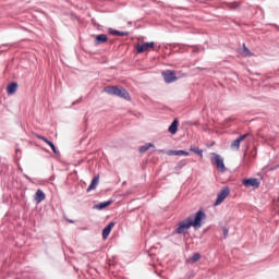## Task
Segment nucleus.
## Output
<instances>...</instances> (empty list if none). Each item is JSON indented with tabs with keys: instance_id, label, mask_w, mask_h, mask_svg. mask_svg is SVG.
Segmentation results:
<instances>
[{
	"instance_id": "obj_18",
	"label": "nucleus",
	"mask_w": 279,
	"mask_h": 279,
	"mask_svg": "<svg viewBox=\"0 0 279 279\" xmlns=\"http://www.w3.org/2000/svg\"><path fill=\"white\" fill-rule=\"evenodd\" d=\"M149 45L147 43H144L142 45L136 46V53H145V51H148Z\"/></svg>"
},
{
	"instance_id": "obj_7",
	"label": "nucleus",
	"mask_w": 279,
	"mask_h": 279,
	"mask_svg": "<svg viewBox=\"0 0 279 279\" xmlns=\"http://www.w3.org/2000/svg\"><path fill=\"white\" fill-rule=\"evenodd\" d=\"M247 138V134L239 136L235 141L231 143V149H235V151H239L241 147V142L245 141Z\"/></svg>"
},
{
	"instance_id": "obj_8",
	"label": "nucleus",
	"mask_w": 279,
	"mask_h": 279,
	"mask_svg": "<svg viewBox=\"0 0 279 279\" xmlns=\"http://www.w3.org/2000/svg\"><path fill=\"white\" fill-rule=\"evenodd\" d=\"M36 138H38L39 141H44V143H46L47 145H49V147L52 149L53 154L58 155L59 151L56 148V145L53 144V142L49 141L47 137L43 136V135H36Z\"/></svg>"
},
{
	"instance_id": "obj_28",
	"label": "nucleus",
	"mask_w": 279,
	"mask_h": 279,
	"mask_svg": "<svg viewBox=\"0 0 279 279\" xmlns=\"http://www.w3.org/2000/svg\"><path fill=\"white\" fill-rule=\"evenodd\" d=\"M68 223H75L74 220H71V219H66Z\"/></svg>"
},
{
	"instance_id": "obj_12",
	"label": "nucleus",
	"mask_w": 279,
	"mask_h": 279,
	"mask_svg": "<svg viewBox=\"0 0 279 279\" xmlns=\"http://www.w3.org/2000/svg\"><path fill=\"white\" fill-rule=\"evenodd\" d=\"M16 88H19V83L12 82L7 87L8 95H14L16 93Z\"/></svg>"
},
{
	"instance_id": "obj_30",
	"label": "nucleus",
	"mask_w": 279,
	"mask_h": 279,
	"mask_svg": "<svg viewBox=\"0 0 279 279\" xmlns=\"http://www.w3.org/2000/svg\"><path fill=\"white\" fill-rule=\"evenodd\" d=\"M159 151H160V154H165V150H162V149H160Z\"/></svg>"
},
{
	"instance_id": "obj_2",
	"label": "nucleus",
	"mask_w": 279,
	"mask_h": 279,
	"mask_svg": "<svg viewBox=\"0 0 279 279\" xmlns=\"http://www.w3.org/2000/svg\"><path fill=\"white\" fill-rule=\"evenodd\" d=\"M105 93H107L108 95H112L113 97H120L121 99H125L126 101H130V99H132L128 89L119 85L105 87Z\"/></svg>"
},
{
	"instance_id": "obj_15",
	"label": "nucleus",
	"mask_w": 279,
	"mask_h": 279,
	"mask_svg": "<svg viewBox=\"0 0 279 279\" xmlns=\"http://www.w3.org/2000/svg\"><path fill=\"white\" fill-rule=\"evenodd\" d=\"M240 53L243 56V58H252V56H254V53H252V51L248 50L245 44H243V48L240 50Z\"/></svg>"
},
{
	"instance_id": "obj_5",
	"label": "nucleus",
	"mask_w": 279,
	"mask_h": 279,
	"mask_svg": "<svg viewBox=\"0 0 279 279\" xmlns=\"http://www.w3.org/2000/svg\"><path fill=\"white\" fill-rule=\"evenodd\" d=\"M166 84H173V82L178 81V76H175V71L167 70L161 73Z\"/></svg>"
},
{
	"instance_id": "obj_10",
	"label": "nucleus",
	"mask_w": 279,
	"mask_h": 279,
	"mask_svg": "<svg viewBox=\"0 0 279 279\" xmlns=\"http://www.w3.org/2000/svg\"><path fill=\"white\" fill-rule=\"evenodd\" d=\"M114 228V222H110L104 230H102V239H108L110 236V232Z\"/></svg>"
},
{
	"instance_id": "obj_26",
	"label": "nucleus",
	"mask_w": 279,
	"mask_h": 279,
	"mask_svg": "<svg viewBox=\"0 0 279 279\" xmlns=\"http://www.w3.org/2000/svg\"><path fill=\"white\" fill-rule=\"evenodd\" d=\"M77 104H82V97L80 99L75 100L72 105L75 106Z\"/></svg>"
},
{
	"instance_id": "obj_4",
	"label": "nucleus",
	"mask_w": 279,
	"mask_h": 279,
	"mask_svg": "<svg viewBox=\"0 0 279 279\" xmlns=\"http://www.w3.org/2000/svg\"><path fill=\"white\" fill-rule=\"evenodd\" d=\"M228 195H230V187L229 186L222 187L217 195V199H216L214 206H220V204H223V202L226 201V197H228Z\"/></svg>"
},
{
	"instance_id": "obj_19",
	"label": "nucleus",
	"mask_w": 279,
	"mask_h": 279,
	"mask_svg": "<svg viewBox=\"0 0 279 279\" xmlns=\"http://www.w3.org/2000/svg\"><path fill=\"white\" fill-rule=\"evenodd\" d=\"M190 151H193V154H197V156L204 158V150L197 146H191Z\"/></svg>"
},
{
	"instance_id": "obj_25",
	"label": "nucleus",
	"mask_w": 279,
	"mask_h": 279,
	"mask_svg": "<svg viewBox=\"0 0 279 279\" xmlns=\"http://www.w3.org/2000/svg\"><path fill=\"white\" fill-rule=\"evenodd\" d=\"M223 239H228L229 231L227 228H222Z\"/></svg>"
},
{
	"instance_id": "obj_14",
	"label": "nucleus",
	"mask_w": 279,
	"mask_h": 279,
	"mask_svg": "<svg viewBox=\"0 0 279 279\" xmlns=\"http://www.w3.org/2000/svg\"><path fill=\"white\" fill-rule=\"evenodd\" d=\"M45 192H43V190H37L36 194H35V202H37V204H40V202H45Z\"/></svg>"
},
{
	"instance_id": "obj_9",
	"label": "nucleus",
	"mask_w": 279,
	"mask_h": 279,
	"mask_svg": "<svg viewBox=\"0 0 279 279\" xmlns=\"http://www.w3.org/2000/svg\"><path fill=\"white\" fill-rule=\"evenodd\" d=\"M104 43H108V35L100 34V35H97L95 37V45L96 46L104 45Z\"/></svg>"
},
{
	"instance_id": "obj_13",
	"label": "nucleus",
	"mask_w": 279,
	"mask_h": 279,
	"mask_svg": "<svg viewBox=\"0 0 279 279\" xmlns=\"http://www.w3.org/2000/svg\"><path fill=\"white\" fill-rule=\"evenodd\" d=\"M98 184H99V175H96L94 177V179L92 180V183L87 187V193H90V191H95Z\"/></svg>"
},
{
	"instance_id": "obj_11",
	"label": "nucleus",
	"mask_w": 279,
	"mask_h": 279,
	"mask_svg": "<svg viewBox=\"0 0 279 279\" xmlns=\"http://www.w3.org/2000/svg\"><path fill=\"white\" fill-rule=\"evenodd\" d=\"M180 124V122L178 121V119H174L172 121V123L170 124L168 132L170 134H178V125Z\"/></svg>"
},
{
	"instance_id": "obj_29",
	"label": "nucleus",
	"mask_w": 279,
	"mask_h": 279,
	"mask_svg": "<svg viewBox=\"0 0 279 279\" xmlns=\"http://www.w3.org/2000/svg\"><path fill=\"white\" fill-rule=\"evenodd\" d=\"M234 8H239V2H233Z\"/></svg>"
},
{
	"instance_id": "obj_6",
	"label": "nucleus",
	"mask_w": 279,
	"mask_h": 279,
	"mask_svg": "<svg viewBox=\"0 0 279 279\" xmlns=\"http://www.w3.org/2000/svg\"><path fill=\"white\" fill-rule=\"evenodd\" d=\"M242 184L246 186V189H250L253 186V189H258L260 186V181L256 178H251V179H243Z\"/></svg>"
},
{
	"instance_id": "obj_27",
	"label": "nucleus",
	"mask_w": 279,
	"mask_h": 279,
	"mask_svg": "<svg viewBox=\"0 0 279 279\" xmlns=\"http://www.w3.org/2000/svg\"><path fill=\"white\" fill-rule=\"evenodd\" d=\"M192 53H199V48H194V49L192 50Z\"/></svg>"
},
{
	"instance_id": "obj_21",
	"label": "nucleus",
	"mask_w": 279,
	"mask_h": 279,
	"mask_svg": "<svg viewBox=\"0 0 279 279\" xmlns=\"http://www.w3.org/2000/svg\"><path fill=\"white\" fill-rule=\"evenodd\" d=\"M150 147H154V144L148 143V144H145L144 146H141V147H140V154H145V151H148V149H149Z\"/></svg>"
},
{
	"instance_id": "obj_23",
	"label": "nucleus",
	"mask_w": 279,
	"mask_h": 279,
	"mask_svg": "<svg viewBox=\"0 0 279 279\" xmlns=\"http://www.w3.org/2000/svg\"><path fill=\"white\" fill-rule=\"evenodd\" d=\"M183 167H186V160L179 161L174 169L178 170L182 169Z\"/></svg>"
},
{
	"instance_id": "obj_17",
	"label": "nucleus",
	"mask_w": 279,
	"mask_h": 279,
	"mask_svg": "<svg viewBox=\"0 0 279 279\" xmlns=\"http://www.w3.org/2000/svg\"><path fill=\"white\" fill-rule=\"evenodd\" d=\"M108 32L111 34V36H130L129 32H120L113 28H109Z\"/></svg>"
},
{
	"instance_id": "obj_1",
	"label": "nucleus",
	"mask_w": 279,
	"mask_h": 279,
	"mask_svg": "<svg viewBox=\"0 0 279 279\" xmlns=\"http://www.w3.org/2000/svg\"><path fill=\"white\" fill-rule=\"evenodd\" d=\"M203 219H206V213H204V210H198L194 216L192 215L184 220L179 221L172 234H186L191 228L199 230V228H202Z\"/></svg>"
},
{
	"instance_id": "obj_16",
	"label": "nucleus",
	"mask_w": 279,
	"mask_h": 279,
	"mask_svg": "<svg viewBox=\"0 0 279 279\" xmlns=\"http://www.w3.org/2000/svg\"><path fill=\"white\" fill-rule=\"evenodd\" d=\"M168 156H189V151L186 150H168Z\"/></svg>"
},
{
	"instance_id": "obj_20",
	"label": "nucleus",
	"mask_w": 279,
	"mask_h": 279,
	"mask_svg": "<svg viewBox=\"0 0 279 279\" xmlns=\"http://www.w3.org/2000/svg\"><path fill=\"white\" fill-rule=\"evenodd\" d=\"M110 204H112V201L102 202V203L95 205V208H97V210H104L105 208H108V206H110Z\"/></svg>"
},
{
	"instance_id": "obj_24",
	"label": "nucleus",
	"mask_w": 279,
	"mask_h": 279,
	"mask_svg": "<svg viewBox=\"0 0 279 279\" xmlns=\"http://www.w3.org/2000/svg\"><path fill=\"white\" fill-rule=\"evenodd\" d=\"M146 45H148V49H154V47H156V43L154 41H148Z\"/></svg>"
},
{
	"instance_id": "obj_22",
	"label": "nucleus",
	"mask_w": 279,
	"mask_h": 279,
	"mask_svg": "<svg viewBox=\"0 0 279 279\" xmlns=\"http://www.w3.org/2000/svg\"><path fill=\"white\" fill-rule=\"evenodd\" d=\"M202 258V255L199 253H194L193 256L190 258V263H197Z\"/></svg>"
},
{
	"instance_id": "obj_3",
	"label": "nucleus",
	"mask_w": 279,
	"mask_h": 279,
	"mask_svg": "<svg viewBox=\"0 0 279 279\" xmlns=\"http://www.w3.org/2000/svg\"><path fill=\"white\" fill-rule=\"evenodd\" d=\"M211 165H216L218 171H220L221 173L226 171V163H223V158L217 155V153H213Z\"/></svg>"
}]
</instances>
